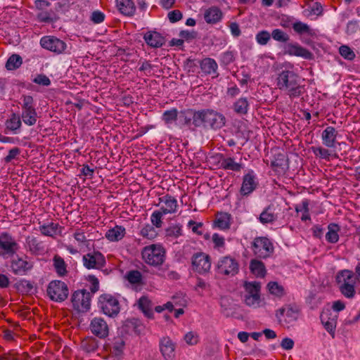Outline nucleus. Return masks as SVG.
I'll list each match as a JSON object with an SVG mask.
<instances>
[{
  "label": "nucleus",
  "mask_w": 360,
  "mask_h": 360,
  "mask_svg": "<svg viewBox=\"0 0 360 360\" xmlns=\"http://www.w3.org/2000/svg\"><path fill=\"white\" fill-rule=\"evenodd\" d=\"M141 234L143 237L146 238L148 239H153L158 235L155 229L152 225L149 224L145 226L141 229Z\"/></svg>",
  "instance_id": "3c124183"
},
{
  "label": "nucleus",
  "mask_w": 360,
  "mask_h": 360,
  "mask_svg": "<svg viewBox=\"0 0 360 360\" xmlns=\"http://www.w3.org/2000/svg\"><path fill=\"white\" fill-rule=\"evenodd\" d=\"M257 184V178L252 171L245 174L240 189V195L243 196H248L256 189Z\"/></svg>",
  "instance_id": "f3484780"
},
{
  "label": "nucleus",
  "mask_w": 360,
  "mask_h": 360,
  "mask_svg": "<svg viewBox=\"0 0 360 360\" xmlns=\"http://www.w3.org/2000/svg\"><path fill=\"white\" fill-rule=\"evenodd\" d=\"M271 166L278 172H284L288 167L286 155L283 153H276L271 161Z\"/></svg>",
  "instance_id": "b1692460"
},
{
  "label": "nucleus",
  "mask_w": 360,
  "mask_h": 360,
  "mask_svg": "<svg viewBox=\"0 0 360 360\" xmlns=\"http://www.w3.org/2000/svg\"><path fill=\"white\" fill-rule=\"evenodd\" d=\"M20 153V148L15 147L8 151V154L4 158V161L6 163L11 162L13 159L16 158Z\"/></svg>",
  "instance_id": "0e129e2a"
},
{
  "label": "nucleus",
  "mask_w": 360,
  "mask_h": 360,
  "mask_svg": "<svg viewBox=\"0 0 360 360\" xmlns=\"http://www.w3.org/2000/svg\"><path fill=\"white\" fill-rule=\"evenodd\" d=\"M328 231L326 234V239L328 243H335L339 240L338 231L340 227L336 224H330L328 226Z\"/></svg>",
  "instance_id": "4c0bfd02"
},
{
  "label": "nucleus",
  "mask_w": 360,
  "mask_h": 360,
  "mask_svg": "<svg viewBox=\"0 0 360 360\" xmlns=\"http://www.w3.org/2000/svg\"><path fill=\"white\" fill-rule=\"evenodd\" d=\"M248 101L246 98H240L233 104V110L240 115H245L248 110Z\"/></svg>",
  "instance_id": "a19ab883"
},
{
  "label": "nucleus",
  "mask_w": 360,
  "mask_h": 360,
  "mask_svg": "<svg viewBox=\"0 0 360 360\" xmlns=\"http://www.w3.org/2000/svg\"><path fill=\"white\" fill-rule=\"evenodd\" d=\"M118 10L124 15L131 16L136 11V6L132 0H116Z\"/></svg>",
  "instance_id": "bb28decb"
},
{
  "label": "nucleus",
  "mask_w": 360,
  "mask_h": 360,
  "mask_svg": "<svg viewBox=\"0 0 360 360\" xmlns=\"http://www.w3.org/2000/svg\"><path fill=\"white\" fill-rule=\"evenodd\" d=\"M267 288L271 294L278 297H281L285 293L283 287L279 285L277 282H269L267 285Z\"/></svg>",
  "instance_id": "49530a36"
},
{
  "label": "nucleus",
  "mask_w": 360,
  "mask_h": 360,
  "mask_svg": "<svg viewBox=\"0 0 360 360\" xmlns=\"http://www.w3.org/2000/svg\"><path fill=\"white\" fill-rule=\"evenodd\" d=\"M125 342L122 337H117L114 339L110 347L111 353L115 356H120L122 354Z\"/></svg>",
  "instance_id": "ea45409f"
},
{
  "label": "nucleus",
  "mask_w": 360,
  "mask_h": 360,
  "mask_svg": "<svg viewBox=\"0 0 360 360\" xmlns=\"http://www.w3.org/2000/svg\"><path fill=\"white\" fill-rule=\"evenodd\" d=\"M33 82L37 84L46 86H49L51 84V80L49 79V78L43 74L37 75L36 77L33 79Z\"/></svg>",
  "instance_id": "680f3d73"
},
{
  "label": "nucleus",
  "mask_w": 360,
  "mask_h": 360,
  "mask_svg": "<svg viewBox=\"0 0 360 360\" xmlns=\"http://www.w3.org/2000/svg\"><path fill=\"white\" fill-rule=\"evenodd\" d=\"M340 54L347 60H353L355 58V53L347 46L342 45L339 48Z\"/></svg>",
  "instance_id": "6e6d98bb"
},
{
  "label": "nucleus",
  "mask_w": 360,
  "mask_h": 360,
  "mask_svg": "<svg viewBox=\"0 0 360 360\" xmlns=\"http://www.w3.org/2000/svg\"><path fill=\"white\" fill-rule=\"evenodd\" d=\"M125 229L122 226H115L105 233V238L110 241H119L125 236Z\"/></svg>",
  "instance_id": "2f4dec72"
},
{
  "label": "nucleus",
  "mask_w": 360,
  "mask_h": 360,
  "mask_svg": "<svg viewBox=\"0 0 360 360\" xmlns=\"http://www.w3.org/2000/svg\"><path fill=\"white\" fill-rule=\"evenodd\" d=\"M276 316L280 321H281V317L284 316L285 317V322L290 323L298 319V311L291 307L287 309L282 308L277 311Z\"/></svg>",
  "instance_id": "cd10ccee"
},
{
  "label": "nucleus",
  "mask_w": 360,
  "mask_h": 360,
  "mask_svg": "<svg viewBox=\"0 0 360 360\" xmlns=\"http://www.w3.org/2000/svg\"><path fill=\"white\" fill-rule=\"evenodd\" d=\"M231 215L227 212H220L217 215L215 226L221 230L229 229Z\"/></svg>",
  "instance_id": "f704fd0d"
},
{
  "label": "nucleus",
  "mask_w": 360,
  "mask_h": 360,
  "mask_svg": "<svg viewBox=\"0 0 360 360\" xmlns=\"http://www.w3.org/2000/svg\"><path fill=\"white\" fill-rule=\"evenodd\" d=\"M22 63V59L20 55H11L6 63V68L8 70H14L18 69Z\"/></svg>",
  "instance_id": "37998d69"
},
{
  "label": "nucleus",
  "mask_w": 360,
  "mask_h": 360,
  "mask_svg": "<svg viewBox=\"0 0 360 360\" xmlns=\"http://www.w3.org/2000/svg\"><path fill=\"white\" fill-rule=\"evenodd\" d=\"M221 167L225 170L240 172L243 168L241 163L236 162L232 158H226L221 160Z\"/></svg>",
  "instance_id": "e433bc0d"
},
{
  "label": "nucleus",
  "mask_w": 360,
  "mask_h": 360,
  "mask_svg": "<svg viewBox=\"0 0 360 360\" xmlns=\"http://www.w3.org/2000/svg\"><path fill=\"white\" fill-rule=\"evenodd\" d=\"M27 244L30 249V250L32 253H37L39 252H41L44 250V247L42 245V243L39 241L36 238L34 237H28L27 238Z\"/></svg>",
  "instance_id": "a18cd8bd"
},
{
  "label": "nucleus",
  "mask_w": 360,
  "mask_h": 360,
  "mask_svg": "<svg viewBox=\"0 0 360 360\" xmlns=\"http://www.w3.org/2000/svg\"><path fill=\"white\" fill-rule=\"evenodd\" d=\"M82 261L84 266L88 269H100L105 264L104 256L98 251H94L84 255Z\"/></svg>",
  "instance_id": "f8f14e48"
},
{
  "label": "nucleus",
  "mask_w": 360,
  "mask_h": 360,
  "mask_svg": "<svg viewBox=\"0 0 360 360\" xmlns=\"http://www.w3.org/2000/svg\"><path fill=\"white\" fill-rule=\"evenodd\" d=\"M192 265L193 269L198 273H207L211 267L210 258L203 252H198L192 257Z\"/></svg>",
  "instance_id": "4468645a"
},
{
  "label": "nucleus",
  "mask_w": 360,
  "mask_h": 360,
  "mask_svg": "<svg viewBox=\"0 0 360 360\" xmlns=\"http://www.w3.org/2000/svg\"><path fill=\"white\" fill-rule=\"evenodd\" d=\"M254 255L260 259H266L274 252V245L266 237H257L252 243Z\"/></svg>",
  "instance_id": "39448f33"
},
{
  "label": "nucleus",
  "mask_w": 360,
  "mask_h": 360,
  "mask_svg": "<svg viewBox=\"0 0 360 360\" xmlns=\"http://www.w3.org/2000/svg\"><path fill=\"white\" fill-rule=\"evenodd\" d=\"M160 202L165 204L160 208V210L163 212L165 214L169 213H174L176 211L177 201L175 198L166 195L159 198Z\"/></svg>",
  "instance_id": "393cba45"
},
{
  "label": "nucleus",
  "mask_w": 360,
  "mask_h": 360,
  "mask_svg": "<svg viewBox=\"0 0 360 360\" xmlns=\"http://www.w3.org/2000/svg\"><path fill=\"white\" fill-rule=\"evenodd\" d=\"M244 288L247 292L245 295H260V288L261 285L260 283L254 281V282H245Z\"/></svg>",
  "instance_id": "c03bdc74"
},
{
  "label": "nucleus",
  "mask_w": 360,
  "mask_h": 360,
  "mask_svg": "<svg viewBox=\"0 0 360 360\" xmlns=\"http://www.w3.org/2000/svg\"><path fill=\"white\" fill-rule=\"evenodd\" d=\"M271 36L274 40L280 42H286L290 39L289 35L280 29L274 30Z\"/></svg>",
  "instance_id": "8fccbe9b"
},
{
  "label": "nucleus",
  "mask_w": 360,
  "mask_h": 360,
  "mask_svg": "<svg viewBox=\"0 0 360 360\" xmlns=\"http://www.w3.org/2000/svg\"><path fill=\"white\" fill-rule=\"evenodd\" d=\"M183 15L180 11L174 10L168 13V18L171 22H176L182 18Z\"/></svg>",
  "instance_id": "69168bd1"
},
{
  "label": "nucleus",
  "mask_w": 360,
  "mask_h": 360,
  "mask_svg": "<svg viewBox=\"0 0 360 360\" xmlns=\"http://www.w3.org/2000/svg\"><path fill=\"white\" fill-rule=\"evenodd\" d=\"M91 332L99 338H105L108 335L109 328L106 321L101 317L94 318L90 323Z\"/></svg>",
  "instance_id": "dca6fc26"
},
{
  "label": "nucleus",
  "mask_w": 360,
  "mask_h": 360,
  "mask_svg": "<svg viewBox=\"0 0 360 360\" xmlns=\"http://www.w3.org/2000/svg\"><path fill=\"white\" fill-rule=\"evenodd\" d=\"M186 342L191 345H196L198 342V335L193 332H188L184 336Z\"/></svg>",
  "instance_id": "e2e57ef3"
},
{
  "label": "nucleus",
  "mask_w": 360,
  "mask_h": 360,
  "mask_svg": "<svg viewBox=\"0 0 360 360\" xmlns=\"http://www.w3.org/2000/svg\"><path fill=\"white\" fill-rule=\"evenodd\" d=\"M303 79L293 70H282L278 73L276 86L290 98L293 99L302 96L305 93Z\"/></svg>",
  "instance_id": "f257e3e1"
},
{
  "label": "nucleus",
  "mask_w": 360,
  "mask_h": 360,
  "mask_svg": "<svg viewBox=\"0 0 360 360\" xmlns=\"http://www.w3.org/2000/svg\"><path fill=\"white\" fill-rule=\"evenodd\" d=\"M165 214L162 211H155L150 217V221L153 226L157 228H160L162 224V217Z\"/></svg>",
  "instance_id": "4d7b16f0"
},
{
  "label": "nucleus",
  "mask_w": 360,
  "mask_h": 360,
  "mask_svg": "<svg viewBox=\"0 0 360 360\" xmlns=\"http://www.w3.org/2000/svg\"><path fill=\"white\" fill-rule=\"evenodd\" d=\"M0 360H27L23 355L8 352L0 356Z\"/></svg>",
  "instance_id": "bf43d9fd"
},
{
  "label": "nucleus",
  "mask_w": 360,
  "mask_h": 360,
  "mask_svg": "<svg viewBox=\"0 0 360 360\" xmlns=\"http://www.w3.org/2000/svg\"><path fill=\"white\" fill-rule=\"evenodd\" d=\"M90 19L94 23L99 24L104 21L105 14L100 11H94L92 12Z\"/></svg>",
  "instance_id": "052dcab7"
},
{
  "label": "nucleus",
  "mask_w": 360,
  "mask_h": 360,
  "mask_svg": "<svg viewBox=\"0 0 360 360\" xmlns=\"http://www.w3.org/2000/svg\"><path fill=\"white\" fill-rule=\"evenodd\" d=\"M200 66L202 71L207 75H213L217 76V63L210 58H206L200 61Z\"/></svg>",
  "instance_id": "c756f323"
},
{
  "label": "nucleus",
  "mask_w": 360,
  "mask_h": 360,
  "mask_svg": "<svg viewBox=\"0 0 360 360\" xmlns=\"http://www.w3.org/2000/svg\"><path fill=\"white\" fill-rule=\"evenodd\" d=\"M47 294L51 300L60 302L68 297V288L63 281H53L48 285Z\"/></svg>",
  "instance_id": "6e6552de"
},
{
  "label": "nucleus",
  "mask_w": 360,
  "mask_h": 360,
  "mask_svg": "<svg viewBox=\"0 0 360 360\" xmlns=\"http://www.w3.org/2000/svg\"><path fill=\"white\" fill-rule=\"evenodd\" d=\"M82 347L86 352H94L98 348V344L95 339L90 338L82 342Z\"/></svg>",
  "instance_id": "de8ad7c7"
},
{
  "label": "nucleus",
  "mask_w": 360,
  "mask_h": 360,
  "mask_svg": "<svg viewBox=\"0 0 360 360\" xmlns=\"http://www.w3.org/2000/svg\"><path fill=\"white\" fill-rule=\"evenodd\" d=\"M271 39V34L266 30L259 32L256 35V41L260 45H266Z\"/></svg>",
  "instance_id": "5fc2aeb1"
},
{
  "label": "nucleus",
  "mask_w": 360,
  "mask_h": 360,
  "mask_svg": "<svg viewBox=\"0 0 360 360\" xmlns=\"http://www.w3.org/2000/svg\"><path fill=\"white\" fill-rule=\"evenodd\" d=\"M250 269L255 276L259 278L264 277L266 272L264 264L255 259L250 261Z\"/></svg>",
  "instance_id": "c9c22d12"
},
{
  "label": "nucleus",
  "mask_w": 360,
  "mask_h": 360,
  "mask_svg": "<svg viewBox=\"0 0 360 360\" xmlns=\"http://www.w3.org/2000/svg\"><path fill=\"white\" fill-rule=\"evenodd\" d=\"M338 314H333L330 309H326L321 314V321L326 330L335 337V331L337 324Z\"/></svg>",
  "instance_id": "a211bd4d"
},
{
  "label": "nucleus",
  "mask_w": 360,
  "mask_h": 360,
  "mask_svg": "<svg viewBox=\"0 0 360 360\" xmlns=\"http://www.w3.org/2000/svg\"><path fill=\"white\" fill-rule=\"evenodd\" d=\"M53 266L58 275L64 276L67 274L65 262L60 256L56 255L53 257Z\"/></svg>",
  "instance_id": "79ce46f5"
},
{
  "label": "nucleus",
  "mask_w": 360,
  "mask_h": 360,
  "mask_svg": "<svg viewBox=\"0 0 360 360\" xmlns=\"http://www.w3.org/2000/svg\"><path fill=\"white\" fill-rule=\"evenodd\" d=\"M292 27L293 30L298 34H307L308 35L312 36L314 34V30H311L307 24L301 21L294 22Z\"/></svg>",
  "instance_id": "58836bf2"
},
{
  "label": "nucleus",
  "mask_w": 360,
  "mask_h": 360,
  "mask_svg": "<svg viewBox=\"0 0 360 360\" xmlns=\"http://www.w3.org/2000/svg\"><path fill=\"white\" fill-rule=\"evenodd\" d=\"M91 293L86 290L75 291L71 297L72 306L79 312H84L90 309Z\"/></svg>",
  "instance_id": "1a4fd4ad"
},
{
  "label": "nucleus",
  "mask_w": 360,
  "mask_h": 360,
  "mask_svg": "<svg viewBox=\"0 0 360 360\" xmlns=\"http://www.w3.org/2000/svg\"><path fill=\"white\" fill-rule=\"evenodd\" d=\"M139 307L148 319H153L154 314L152 309L153 304L149 298L146 296H142L139 298Z\"/></svg>",
  "instance_id": "72a5a7b5"
},
{
  "label": "nucleus",
  "mask_w": 360,
  "mask_h": 360,
  "mask_svg": "<svg viewBox=\"0 0 360 360\" xmlns=\"http://www.w3.org/2000/svg\"><path fill=\"white\" fill-rule=\"evenodd\" d=\"M245 302L248 306L256 308L259 305L260 295H245Z\"/></svg>",
  "instance_id": "13d9d810"
},
{
  "label": "nucleus",
  "mask_w": 360,
  "mask_h": 360,
  "mask_svg": "<svg viewBox=\"0 0 360 360\" xmlns=\"http://www.w3.org/2000/svg\"><path fill=\"white\" fill-rule=\"evenodd\" d=\"M335 282L340 292L345 297L348 299L354 297L356 280L352 271L343 269L338 271L335 275Z\"/></svg>",
  "instance_id": "7ed1b4c3"
},
{
  "label": "nucleus",
  "mask_w": 360,
  "mask_h": 360,
  "mask_svg": "<svg viewBox=\"0 0 360 360\" xmlns=\"http://www.w3.org/2000/svg\"><path fill=\"white\" fill-rule=\"evenodd\" d=\"M98 306L103 314L110 317L116 316L120 311L118 300L109 294H104L100 296Z\"/></svg>",
  "instance_id": "0eeeda50"
},
{
  "label": "nucleus",
  "mask_w": 360,
  "mask_h": 360,
  "mask_svg": "<svg viewBox=\"0 0 360 360\" xmlns=\"http://www.w3.org/2000/svg\"><path fill=\"white\" fill-rule=\"evenodd\" d=\"M32 267V262L23 259L18 255L13 257L11 260V270L15 275H25Z\"/></svg>",
  "instance_id": "2eb2a0df"
},
{
  "label": "nucleus",
  "mask_w": 360,
  "mask_h": 360,
  "mask_svg": "<svg viewBox=\"0 0 360 360\" xmlns=\"http://www.w3.org/2000/svg\"><path fill=\"white\" fill-rule=\"evenodd\" d=\"M0 249L3 251L0 255L7 258L13 256L18 249V245L10 234L2 233L0 235Z\"/></svg>",
  "instance_id": "9b49d317"
},
{
  "label": "nucleus",
  "mask_w": 360,
  "mask_h": 360,
  "mask_svg": "<svg viewBox=\"0 0 360 360\" xmlns=\"http://www.w3.org/2000/svg\"><path fill=\"white\" fill-rule=\"evenodd\" d=\"M40 45L42 48L56 54L63 53L67 47L65 41L54 36H44L41 37Z\"/></svg>",
  "instance_id": "9d476101"
},
{
  "label": "nucleus",
  "mask_w": 360,
  "mask_h": 360,
  "mask_svg": "<svg viewBox=\"0 0 360 360\" xmlns=\"http://www.w3.org/2000/svg\"><path fill=\"white\" fill-rule=\"evenodd\" d=\"M284 53L302 57L304 59H311L312 58V53L309 50L297 43L286 44L284 46Z\"/></svg>",
  "instance_id": "6ab92c4d"
},
{
  "label": "nucleus",
  "mask_w": 360,
  "mask_h": 360,
  "mask_svg": "<svg viewBox=\"0 0 360 360\" xmlns=\"http://www.w3.org/2000/svg\"><path fill=\"white\" fill-rule=\"evenodd\" d=\"M146 44L153 48H159L162 46L165 42V38L159 32L155 31L147 32L143 37Z\"/></svg>",
  "instance_id": "412c9836"
},
{
  "label": "nucleus",
  "mask_w": 360,
  "mask_h": 360,
  "mask_svg": "<svg viewBox=\"0 0 360 360\" xmlns=\"http://www.w3.org/2000/svg\"><path fill=\"white\" fill-rule=\"evenodd\" d=\"M159 346L160 350L166 360H172L175 357L176 344L169 337L161 338Z\"/></svg>",
  "instance_id": "aec40b11"
},
{
  "label": "nucleus",
  "mask_w": 360,
  "mask_h": 360,
  "mask_svg": "<svg viewBox=\"0 0 360 360\" xmlns=\"http://www.w3.org/2000/svg\"><path fill=\"white\" fill-rule=\"evenodd\" d=\"M178 118V111L176 108H172L164 112L162 119L167 124H169Z\"/></svg>",
  "instance_id": "864d4df0"
},
{
  "label": "nucleus",
  "mask_w": 360,
  "mask_h": 360,
  "mask_svg": "<svg viewBox=\"0 0 360 360\" xmlns=\"http://www.w3.org/2000/svg\"><path fill=\"white\" fill-rule=\"evenodd\" d=\"M127 278L132 284H139L141 283L142 275L138 270H132L127 273Z\"/></svg>",
  "instance_id": "603ef678"
},
{
  "label": "nucleus",
  "mask_w": 360,
  "mask_h": 360,
  "mask_svg": "<svg viewBox=\"0 0 360 360\" xmlns=\"http://www.w3.org/2000/svg\"><path fill=\"white\" fill-rule=\"evenodd\" d=\"M195 127H202L213 130L221 129L226 124V117L224 115L210 109L197 111Z\"/></svg>",
  "instance_id": "f03ea898"
},
{
  "label": "nucleus",
  "mask_w": 360,
  "mask_h": 360,
  "mask_svg": "<svg viewBox=\"0 0 360 360\" xmlns=\"http://www.w3.org/2000/svg\"><path fill=\"white\" fill-rule=\"evenodd\" d=\"M273 205L266 207L260 214L258 219L262 224H272L277 219V214L274 212Z\"/></svg>",
  "instance_id": "c85d7f7f"
},
{
  "label": "nucleus",
  "mask_w": 360,
  "mask_h": 360,
  "mask_svg": "<svg viewBox=\"0 0 360 360\" xmlns=\"http://www.w3.org/2000/svg\"><path fill=\"white\" fill-rule=\"evenodd\" d=\"M217 270L219 274L234 276L238 271V264L231 257H224L218 262Z\"/></svg>",
  "instance_id": "ddd939ff"
},
{
  "label": "nucleus",
  "mask_w": 360,
  "mask_h": 360,
  "mask_svg": "<svg viewBox=\"0 0 360 360\" xmlns=\"http://www.w3.org/2000/svg\"><path fill=\"white\" fill-rule=\"evenodd\" d=\"M311 150L314 154L316 157H319L320 158L329 160L331 153L328 149H326L323 147H311Z\"/></svg>",
  "instance_id": "09e8293b"
},
{
  "label": "nucleus",
  "mask_w": 360,
  "mask_h": 360,
  "mask_svg": "<svg viewBox=\"0 0 360 360\" xmlns=\"http://www.w3.org/2000/svg\"><path fill=\"white\" fill-rule=\"evenodd\" d=\"M143 259L150 266L161 265L165 259V249L160 245H150L142 250Z\"/></svg>",
  "instance_id": "20e7f679"
},
{
  "label": "nucleus",
  "mask_w": 360,
  "mask_h": 360,
  "mask_svg": "<svg viewBox=\"0 0 360 360\" xmlns=\"http://www.w3.org/2000/svg\"><path fill=\"white\" fill-rule=\"evenodd\" d=\"M359 29V26L357 21H349L347 25V33L349 34H352L356 32Z\"/></svg>",
  "instance_id": "338daca9"
},
{
  "label": "nucleus",
  "mask_w": 360,
  "mask_h": 360,
  "mask_svg": "<svg viewBox=\"0 0 360 360\" xmlns=\"http://www.w3.org/2000/svg\"><path fill=\"white\" fill-rule=\"evenodd\" d=\"M21 117L23 122L28 126H33L37 122V113L34 108V102L32 96H22Z\"/></svg>",
  "instance_id": "423d86ee"
},
{
  "label": "nucleus",
  "mask_w": 360,
  "mask_h": 360,
  "mask_svg": "<svg viewBox=\"0 0 360 360\" xmlns=\"http://www.w3.org/2000/svg\"><path fill=\"white\" fill-rule=\"evenodd\" d=\"M197 117V111L192 109H188L181 111L178 115L179 122L185 126H190L191 124L195 127V117Z\"/></svg>",
  "instance_id": "a878e982"
},
{
  "label": "nucleus",
  "mask_w": 360,
  "mask_h": 360,
  "mask_svg": "<svg viewBox=\"0 0 360 360\" xmlns=\"http://www.w3.org/2000/svg\"><path fill=\"white\" fill-rule=\"evenodd\" d=\"M338 131L333 127H327L322 132L323 144L328 148H335Z\"/></svg>",
  "instance_id": "4be33fe9"
},
{
  "label": "nucleus",
  "mask_w": 360,
  "mask_h": 360,
  "mask_svg": "<svg viewBox=\"0 0 360 360\" xmlns=\"http://www.w3.org/2000/svg\"><path fill=\"white\" fill-rule=\"evenodd\" d=\"M197 32L195 31H188V30H182L179 33V37L182 38V39L186 40H191L196 37Z\"/></svg>",
  "instance_id": "774afa93"
},
{
  "label": "nucleus",
  "mask_w": 360,
  "mask_h": 360,
  "mask_svg": "<svg viewBox=\"0 0 360 360\" xmlns=\"http://www.w3.org/2000/svg\"><path fill=\"white\" fill-rule=\"evenodd\" d=\"M221 11L215 6L207 9L204 13L205 20L209 24L217 23L221 20Z\"/></svg>",
  "instance_id": "7c9ffc66"
},
{
  "label": "nucleus",
  "mask_w": 360,
  "mask_h": 360,
  "mask_svg": "<svg viewBox=\"0 0 360 360\" xmlns=\"http://www.w3.org/2000/svg\"><path fill=\"white\" fill-rule=\"evenodd\" d=\"M22 126V122L20 115L12 113L11 117L5 122L4 133L8 134L11 131L13 134L19 133L20 129Z\"/></svg>",
  "instance_id": "5701e85b"
},
{
  "label": "nucleus",
  "mask_w": 360,
  "mask_h": 360,
  "mask_svg": "<svg viewBox=\"0 0 360 360\" xmlns=\"http://www.w3.org/2000/svg\"><path fill=\"white\" fill-rule=\"evenodd\" d=\"M62 229L63 228L60 227L58 224L53 222H51L39 226L40 232L43 235L50 237H54L58 233L60 234Z\"/></svg>",
  "instance_id": "473e14b6"
}]
</instances>
